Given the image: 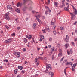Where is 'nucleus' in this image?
Segmentation results:
<instances>
[{
  "label": "nucleus",
  "instance_id": "1",
  "mask_svg": "<svg viewBox=\"0 0 77 77\" xmlns=\"http://www.w3.org/2000/svg\"><path fill=\"white\" fill-rule=\"evenodd\" d=\"M9 13L8 12L6 14L5 16V18L6 20H8V21H9Z\"/></svg>",
  "mask_w": 77,
  "mask_h": 77
},
{
  "label": "nucleus",
  "instance_id": "2",
  "mask_svg": "<svg viewBox=\"0 0 77 77\" xmlns=\"http://www.w3.org/2000/svg\"><path fill=\"white\" fill-rule=\"evenodd\" d=\"M77 63H75L74 64H72V63H71V64L70 65H71L72 67V71H74V68H75V66H76V65H77Z\"/></svg>",
  "mask_w": 77,
  "mask_h": 77
},
{
  "label": "nucleus",
  "instance_id": "3",
  "mask_svg": "<svg viewBox=\"0 0 77 77\" xmlns=\"http://www.w3.org/2000/svg\"><path fill=\"white\" fill-rule=\"evenodd\" d=\"M12 42V38H10L9 39L7 40L4 42L5 43V44H9Z\"/></svg>",
  "mask_w": 77,
  "mask_h": 77
},
{
  "label": "nucleus",
  "instance_id": "4",
  "mask_svg": "<svg viewBox=\"0 0 77 77\" xmlns=\"http://www.w3.org/2000/svg\"><path fill=\"white\" fill-rule=\"evenodd\" d=\"M14 55L17 56V57H20V52H14Z\"/></svg>",
  "mask_w": 77,
  "mask_h": 77
},
{
  "label": "nucleus",
  "instance_id": "5",
  "mask_svg": "<svg viewBox=\"0 0 77 77\" xmlns=\"http://www.w3.org/2000/svg\"><path fill=\"white\" fill-rule=\"evenodd\" d=\"M71 5L73 9H75V11H74L75 15H77V9H76L74 7V6L72 5Z\"/></svg>",
  "mask_w": 77,
  "mask_h": 77
},
{
  "label": "nucleus",
  "instance_id": "6",
  "mask_svg": "<svg viewBox=\"0 0 77 77\" xmlns=\"http://www.w3.org/2000/svg\"><path fill=\"white\" fill-rule=\"evenodd\" d=\"M46 70H47L48 69H49V68L50 69V70H52V68H51V66H49L48 65H47L46 66Z\"/></svg>",
  "mask_w": 77,
  "mask_h": 77
},
{
  "label": "nucleus",
  "instance_id": "7",
  "mask_svg": "<svg viewBox=\"0 0 77 77\" xmlns=\"http://www.w3.org/2000/svg\"><path fill=\"white\" fill-rule=\"evenodd\" d=\"M7 7L8 9H10V10H11V11H12L13 10V9L12 8V7L11 6L8 5Z\"/></svg>",
  "mask_w": 77,
  "mask_h": 77
},
{
  "label": "nucleus",
  "instance_id": "8",
  "mask_svg": "<svg viewBox=\"0 0 77 77\" xmlns=\"http://www.w3.org/2000/svg\"><path fill=\"white\" fill-rule=\"evenodd\" d=\"M69 5H68L67 8L66 7H64V9L65 10V11H68V12H69V10L68 9V8H69Z\"/></svg>",
  "mask_w": 77,
  "mask_h": 77
},
{
  "label": "nucleus",
  "instance_id": "9",
  "mask_svg": "<svg viewBox=\"0 0 77 77\" xmlns=\"http://www.w3.org/2000/svg\"><path fill=\"white\" fill-rule=\"evenodd\" d=\"M70 14L71 15H72V16H71V19L72 20H73L74 19V17H75V15L73 14L72 13L70 12Z\"/></svg>",
  "mask_w": 77,
  "mask_h": 77
},
{
  "label": "nucleus",
  "instance_id": "10",
  "mask_svg": "<svg viewBox=\"0 0 77 77\" xmlns=\"http://www.w3.org/2000/svg\"><path fill=\"white\" fill-rule=\"evenodd\" d=\"M15 11L17 12V13H20V9L19 8H17L15 9Z\"/></svg>",
  "mask_w": 77,
  "mask_h": 77
},
{
  "label": "nucleus",
  "instance_id": "11",
  "mask_svg": "<svg viewBox=\"0 0 77 77\" xmlns=\"http://www.w3.org/2000/svg\"><path fill=\"white\" fill-rule=\"evenodd\" d=\"M36 23H34L32 26V27L34 29H35L36 28Z\"/></svg>",
  "mask_w": 77,
  "mask_h": 77
},
{
  "label": "nucleus",
  "instance_id": "12",
  "mask_svg": "<svg viewBox=\"0 0 77 77\" xmlns=\"http://www.w3.org/2000/svg\"><path fill=\"white\" fill-rule=\"evenodd\" d=\"M18 72V69L17 68L15 69L14 70V73L15 74H17Z\"/></svg>",
  "mask_w": 77,
  "mask_h": 77
},
{
  "label": "nucleus",
  "instance_id": "13",
  "mask_svg": "<svg viewBox=\"0 0 77 77\" xmlns=\"http://www.w3.org/2000/svg\"><path fill=\"white\" fill-rule=\"evenodd\" d=\"M49 74L50 75H51V77H53V75H54V73H53V72L52 73L51 72H50L49 73Z\"/></svg>",
  "mask_w": 77,
  "mask_h": 77
},
{
  "label": "nucleus",
  "instance_id": "14",
  "mask_svg": "<svg viewBox=\"0 0 77 77\" xmlns=\"http://www.w3.org/2000/svg\"><path fill=\"white\" fill-rule=\"evenodd\" d=\"M59 4L57 2H54V5L56 7H58V4Z\"/></svg>",
  "mask_w": 77,
  "mask_h": 77
},
{
  "label": "nucleus",
  "instance_id": "15",
  "mask_svg": "<svg viewBox=\"0 0 77 77\" xmlns=\"http://www.w3.org/2000/svg\"><path fill=\"white\" fill-rule=\"evenodd\" d=\"M68 46H69V44L66 43L65 45V47L66 48H68Z\"/></svg>",
  "mask_w": 77,
  "mask_h": 77
},
{
  "label": "nucleus",
  "instance_id": "16",
  "mask_svg": "<svg viewBox=\"0 0 77 77\" xmlns=\"http://www.w3.org/2000/svg\"><path fill=\"white\" fill-rule=\"evenodd\" d=\"M71 62H66V63H65V65H71Z\"/></svg>",
  "mask_w": 77,
  "mask_h": 77
},
{
  "label": "nucleus",
  "instance_id": "17",
  "mask_svg": "<svg viewBox=\"0 0 77 77\" xmlns=\"http://www.w3.org/2000/svg\"><path fill=\"white\" fill-rule=\"evenodd\" d=\"M18 68L20 70H22L23 69V66H18Z\"/></svg>",
  "mask_w": 77,
  "mask_h": 77
},
{
  "label": "nucleus",
  "instance_id": "18",
  "mask_svg": "<svg viewBox=\"0 0 77 77\" xmlns=\"http://www.w3.org/2000/svg\"><path fill=\"white\" fill-rule=\"evenodd\" d=\"M70 53L71 54H72L73 53V51H72V48H71L70 49V51H69Z\"/></svg>",
  "mask_w": 77,
  "mask_h": 77
},
{
  "label": "nucleus",
  "instance_id": "19",
  "mask_svg": "<svg viewBox=\"0 0 77 77\" xmlns=\"http://www.w3.org/2000/svg\"><path fill=\"white\" fill-rule=\"evenodd\" d=\"M62 56V54L61 52H60L58 54V56L59 57H60V56Z\"/></svg>",
  "mask_w": 77,
  "mask_h": 77
},
{
  "label": "nucleus",
  "instance_id": "20",
  "mask_svg": "<svg viewBox=\"0 0 77 77\" xmlns=\"http://www.w3.org/2000/svg\"><path fill=\"white\" fill-rule=\"evenodd\" d=\"M24 41L25 43H26V42H27V39L24 38Z\"/></svg>",
  "mask_w": 77,
  "mask_h": 77
},
{
  "label": "nucleus",
  "instance_id": "21",
  "mask_svg": "<svg viewBox=\"0 0 77 77\" xmlns=\"http://www.w3.org/2000/svg\"><path fill=\"white\" fill-rule=\"evenodd\" d=\"M31 38H32V35H29L28 36V39H30Z\"/></svg>",
  "mask_w": 77,
  "mask_h": 77
},
{
  "label": "nucleus",
  "instance_id": "22",
  "mask_svg": "<svg viewBox=\"0 0 77 77\" xmlns=\"http://www.w3.org/2000/svg\"><path fill=\"white\" fill-rule=\"evenodd\" d=\"M35 17L36 18L38 19L39 18H40V16L39 15H38V16H35Z\"/></svg>",
  "mask_w": 77,
  "mask_h": 77
},
{
  "label": "nucleus",
  "instance_id": "23",
  "mask_svg": "<svg viewBox=\"0 0 77 77\" xmlns=\"http://www.w3.org/2000/svg\"><path fill=\"white\" fill-rule=\"evenodd\" d=\"M58 51L60 53H62V49L59 48Z\"/></svg>",
  "mask_w": 77,
  "mask_h": 77
},
{
  "label": "nucleus",
  "instance_id": "24",
  "mask_svg": "<svg viewBox=\"0 0 77 77\" xmlns=\"http://www.w3.org/2000/svg\"><path fill=\"white\" fill-rule=\"evenodd\" d=\"M40 37H41L42 39H44V35H40Z\"/></svg>",
  "mask_w": 77,
  "mask_h": 77
},
{
  "label": "nucleus",
  "instance_id": "25",
  "mask_svg": "<svg viewBox=\"0 0 77 77\" xmlns=\"http://www.w3.org/2000/svg\"><path fill=\"white\" fill-rule=\"evenodd\" d=\"M48 14V11L46 10L45 12V14L47 15Z\"/></svg>",
  "mask_w": 77,
  "mask_h": 77
},
{
  "label": "nucleus",
  "instance_id": "26",
  "mask_svg": "<svg viewBox=\"0 0 77 77\" xmlns=\"http://www.w3.org/2000/svg\"><path fill=\"white\" fill-rule=\"evenodd\" d=\"M66 39L67 40H69V36L68 35H66Z\"/></svg>",
  "mask_w": 77,
  "mask_h": 77
},
{
  "label": "nucleus",
  "instance_id": "27",
  "mask_svg": "<svg viewBox=\"0 0 77 77\" xmlns=\"http://www.w3.org/2000/svg\"><path fill=\"white\" fill-rule=\"evenodd\" d=\"M60 29L61 30H65L64 28L62 27H60Z\"/></svg>",
  "mask_w": 77,
  "mask_h": 77
},
{
  "label": "nucleus",
  "instance_id": "28",
  "mask_svg": "<svg viewBox=\"0 0 77 77\" xmlns=\"http://www.w3.org/2000/svg\"><path fill=\"white\" fill-rule=\"evenodd\" d=\"M32 13H33V14H35V13H36V14H37V13H38V12H37L36 11H32Z\"/></svg>",
  "mask_w": 77,
  "mask_h": 77
},
{
  "label": "nucleus",
  "instance_id": "29",
  "mask_svg": "<svg viewBox=\"0 0 77 77\" xmlns=\"http://www.w3.org/2000/svg\"><path fill=\"white\" fill-rule=\"evenodd\" d=\"M68 55H70V52H69V51L67 50V51Z\"/></svg>",
  "mask_w": 77,
  "mask_h": 77
},
{
  "label": "nucleus",
  "instance_id": "30",
  "mask_svg": "<svg viewBox=\"0 0 77 77\" xmlns=\"http://www.w3.org/2000/svg\"><path fill=\"white\" fill-rule=\"evenodd\" d=\"M20 6V2H18L17 5V6L18 7Z\"/></svg>",
  "mask_w": 77,
  "mask_h": 77
},
{
  "label": "nucleus",
  "instance_id": "31",
  "mask_svg": "<svg viewBox=\"0 0 77 77\" xmlns=\"http://www.w3.org/2000/svg\"><path fill=\"white\" fill-rule=\"evenodd\" d=\"M53 33L54 35H56V31H53Z\"/></svg>",
  "mask_w": 77,
  "mask_h": 77
},
{
  "label": "nucleus",
  "instance_id": "32",
  "mask_svg": "<svg viewBox=\"0 0 77 77\" xmlns=\"http://www.w3.org/2000/svg\"><path fill=\"white\" fill-rule=\"evenodd\" d=\"M45 8L46 9H48V10H49V9H50V8H49V7L47 6H45Z\"/></svg>",
  "mask_w": 77,
  "mask_h": 77
},
{
  "label": "nucleus",
  "instance_id": "33",
  "mask_svg": "<svg viewBox=\"0 0 77 77\" xmlns=\"http://www.w3.org/2000/svg\"><path fill=\"white\" fill-rule=\"evenodd\" d=\"M37 59H38V58H36L35 59V63L37 62V61H38V60H37Z\"/></svg>",
  "mask_w": 77,
  "mask_h": 77
},
{
  "label": "nucleus",
  "instance_id": "34",
  "mask_svg": "<svg viewBox=\"0 0 77 77\" xmlns=\"http://www.w3.org/2000/svg\"><path fill=\"white\" fill-rule=\"evenodd\" d=\"M63 6H65V5H60V8H62Z\"/></svg>",
  "mask_w": 77,
  "mask_h": 77
},
{
  "label": "nucleus",
  "instance_id": "35",
  "mask_svg": "<svg viewBox=\"0 0 77 77\" xmlns=\"http://www.w3.org/2000/svg\"><path fill=\"white\" fill-rule=\"evenodd\" d=\"M67 62V60H64L62 63V64H63V63H65V62Z\"/></svg>",
  "mask_w": 77,
  "mask_h": 77
},
{
  "label": "nucleus",
  "instance_id": "36",
  "mask_svg": "<svg viewBox=\"0 0 77 77\" xmlns=\"http://www.w3.org/2000/svg\"><path fill=\"white\" fill-rule=\"evenodd\" d=\"M71 44L73 46H75V44L74 42H72Z\"/></svg>",
  "mask_w": 77,
  "mask_h": 77
},
{
  "label": "nucleus",
  "instance_id": "37",
  "mask_svg": "<svg viewBox=\"0 0 77 77\" xmlns=\"http://www.w3.org/2000/svg\"><path fill=\"white\" fill-rule=\"evenodd\" d=\"M51 51H54V48H52L51 50Z\"/></svg>",
  "mask_w": 77,
  "mask_h": 77
},
{
  "label": "nucleus",
  "instance_id": "38",
  "mask_svg": "<svg viewBox=\"0 0 77 77\" xmlns=\"http://www.w3.org/2000/svg\"><path fill=\"white\" fill-rule=\"evenodd\" d=\"M11 36H15V33H13V34H11Z\"/></svg>",
  "mask_w": 77,
  "mask_h": 77
},
{
  "label": "nucleus",
  "instance_id": "39",
  "mask_svg": "<svg viewBox=\"0 0 77 77\" xmlns=\"http://www.w3.org/2000/svg\"><path fill=\"white\" fill-rule=\"evenodd\" d=\"M4 62H8V60L5 59L4 60Z\"/></svg>",
  "mask_w": 77,
  "mask_h": 77
},
{
  "label": "nucleus",
  "instance_id": "40",
  "mask_svg": "<svg viewBox=\"0 0 77 77\" xmlns=\"http://www.w3.org/2000/svg\"><path fill=\"white\" fill-rule=\"evenodd\" d=\"M18 20V18H16V19H15V21H17Z\"/></svg>",
  "mask_w": 77,
  "mask_h": 77
},
{
  "label": "nucleus",
  "instance_id": "41",
  "mask_svg": "<svg viewBox=\"0 0 77 77\" xmlns=\"http://www.w3.org/2000/svg\"><path fill=\"white\" fill-rule=\"evenodd\" d=\"M77 23V21H76L75 22H74V23H73V25H76V24Z\"/></svg>",
  "mask_w": 77,
  "mask_h": 77
},
{
  "label": "nucleus",
  "instance_id": "42",
  "mask_svg": "<svg viewBox=\"0 0 77 77\" xmlns=\"http://www.w3.org/2000/svg\"><path fill=\"white\" fill-rule=\"evenodd\" d=\"M49 41H52V38H49Z\"/></svg>",
  "mask_w": 77,
  "mask_h": 77
},
{
  "label": "nucleus",
  "instance_id": "43",
  "mask_svg": "<svg viewBox=\"0 0 77 77\" xmlns=\"http://www.w3.org/2000/svg\"><path fill=\"white\" fill-rule=\"evenodd\" d=\"M24 2L23 4H24L26 2H27V0H23Z\"/></svg>",
  "mask_w": 77,
  "mask_h": 77
},
{
  "label": "nucleus",
  "instance_id": "44",
  "mask_svg": "<svg viewBox=\"0 0 77 77\" xmlns=\"http://www.w3.org/2000/svg\"><path fill=\"white\" fill-rule=\"evenodd\" d=\"M6 27L7 29H8V30H9V27L6 26Z\"/></svg>",
  "mask_w": 77,
  "mask_h": 77
},
{
  "label": "nucleus",
  "instance_id": "45",
  "mask_svg": "<svg viewBox=\"0 0 77 77\" xmlns=\"http://www.w3.org/2000/svg\"><path fill=\"white\" fill-rule=\"evenodd\" d=\"M52 59L53 60V59H54V55H52Z\"/></svg>",
  "mask_w": 77,
  "mask_h": 77
},
{
  "label": "nucleus",
  "instance_id": "46",
  "mask_svg": "<svg viewBox=\"0 0 77 77\" xmlns=\"http://www.w3.org/2000/svg\"><path fill=\"white\" fill-rule=\"evenodd\" d=\"M51 25H52L53 26L54 25V23L51 22Z\"/></svg>",
  "mask_w": 77,
  "mask_h": 77
},
{
  "label": "nucleus",
  "instance_id": "47",
  "mask_svg": "<svg viewBox=\"0 0 77 77\" xmlns=\"http://www.w3.org/2000/svg\"><path fill=\"white\" fill-rule=\"evenodd\" d=\"M63 59H64V57H63L60 60V61H63Z\"/></svg>",
  "mask_w": 77,
  "mask_h": 77
},
{
  "label": "nucleus",
  "instance_id": "48",
  "mask_svg": "<svg viewBox=\"0 0 77 77\" xmlns=\"http://www.w3.org/2000/svg\"><path fill=\"white\" fill-rule=\"evenodd\" d=\"M42 59L41 57H38V59Z\"/></svg>",
  "mask_w": 77,
  "mask_h": 77
},
{
  "label": "nucleus",
  "instance_id": "49",
  "mask_svg": "<svg viewBox=\"0 0 77 77\" xmlns=\"http://www.w3.org/2000/svg\"><path fill=\"white\" fill-rule=\"evenodd\" d=\"M23 51H26V48H23Z\"/></svg>",
  "mask_w": 77,
  "mask_h": 77
},
{
  "label": "nucleus",
  "instance_id": "50",
  "mask_svg": "<svg viewBox=\"0 0 77 77\" xmlns=\"http://www.w3.org/2000/svg\"><path fill=\"white\" fill-rule=\"evenodd\" d=\"M37 21H38V22H39V23L41 22V20H40V19H39L38 20H37Z\"/></svg>",
  "mask_w": 77,
  "mask_h": 77
},
{
  "label": "nucleus",
  "instance_id": "51",
  "mask_svg": "<svg viewBox=\"0 0 77 77\" xmlns=\"http://www.w3.org/2000/svg\"><path fill=\"white\" fill-rule=\"evenodd\" d=\"M47 30H48V32H49L50 31V29L48 28V29Z\"/></svg>",
  "mask_w": 77,
  "mask_h": 77
},
{
  "label": "nucleus",
  "instance_id": "52",
  "mask_svg": "<svg viewBox=\"0 0 77 77\" xmlns=\"http://www.w3.org/2000/svg\"><path fill=\"white\" fill-rule=\"evenodd\" d=\"M43 18V19H45V16H43L42 17Z\"/></svg>",
  "mask_w": 77,
  "mask_h": 77
},
{
  "label": "nucleus",
  "instance_id": "53",
  "mask_svg": "<svg viewBox=\"0 0 77 77\" xmlns=\"http://www.w3.org/2000/svg\"><path fill=\"white\" fill-rule=\"evenodd\" d=\"M39 63L38 62H37V64H36V65L37 66H38V65H39Z\"/></svg>",
  "mask_w": 77,
  "mask_h": 77
},
{
  "label": "nucleus",
  "instance_id": "54",
  "mask_svg": "<svg viewBox=\"0 0 77 77\" xmlns=\"http://www.w3.org/2000/svg\"><path fill=\"white\" fill-rule=\"evenodd\" d=\"M20 27H17V30H20Z\"/></svg>",
  "mask_w": 77,
  "mask_h": 77
},
{
  "label": "nucleus",
  "instance_id": "55",
  "mask_svg": "<svg viewBox=\"0 0 77 77\" xmlns=\"http://www.w3.org/2000/svg\"><path fill=\"white\" fill-rule=\"evenodd\" d=\"M21 73H24V70H22V71H21Z\"/></svg>",
  "mask_w": 77,
  "mask_h": 77
},
{
  "label": "nucleus",
  "instance_id": "56",
  "mask_svg": "<svg viewBox=\"0 0 77 77\" xmlns=\"http://www.w3.org/2000/svg\"><path fill=\"white\" fill-rule=\"evenodd\" d=\"M65 40L66 41V42L67 43L68 42V40H66V39H65Z\"/></svg>",
  "mask_w": 77,
  "mask_h": 77
},
{
  "label": "nucleus",
  "instance_id": "57",
  "mask_svg": "<svg viewBox=\"0 0 77 77\" xmlns=\"http://www.w3.org/2000/svg\"><path fill=\"white\" fill-rule=\"evenodd\" d=\"M57 48H56L55 49H54V51H57Z\"/></svg>",
  "mask_w": 77,
  "mask_h": 77
},
{
  "label": "nucleus",
  "instance_id": "58",
  "mask_svg": "<svg viewBox=\"0 0 77 77\" xmlns=\"http://www.w3.org/2000/svg\"><path fill=\"white\" fill-rule=\"evenodd\" d=\"M43 54H44V52H43V53L42 54H40V56H42L43 55Z\"/></svg>",
  "mask_w": 77,
  "mask_h": 77
},
{
  "label": "nucleus",
  "instance_id": "59",
  "mask_svg": "<svg viewBox=\"0 0 77 77\" xmlns=\"http://www.w3.org/2000/svg\"><path fill=\"white\" fill-rule=\"evenodd\" d=\"M56 26H55V25H54V29H55V28H56Z\"/></svg>",
  "mask_w": 77,
  "mask_h": 77
},
{
  "label": "nucleus",
  "instance_id": "60",
  "mask_svg": "<svg viewBox=\"0 0 77 77\" xmlns=\"http://www.w3.org/2000/svg\"><path fill=\"white\" fill-rule=\"evenodd\" d=\"M48 3H50V0H48Z\"/></svg>",
  "mask_w": 77,
  "mask_h": 77
},
{
  "label": "nucleus",
  "instance_id": "61",
  "mask_svg": "<svg viewBox=\"0 0 77 77\" xmlns=\"http://www.w3.org/2000/svg\"><path fill=\"white\" fill-rule=\"evenodd\" d=\"M48 47L49 48H50L51 47V45H48Z\"/></svg>",
  "mask_w": 77,
  "mask_h": 77
},
{
  "label": "nucleus",
  "instance_id": "62",
  "mask_svg": "<svg viewBox=\"0 0 77 77\" xmlns=\"http://www.w3.org/2000/svg\"><path fill=\"white\" fill-rule=\"evenodd\" d=\"M45 30H47L48 29V28H47L46 27H45Z\"/></svg>",
  "mask_w": 77,
  "mask_h": 77
},
{
  "label": "nucleus",
  "instance_id": "63",
  "mask_svg": "<svg viewBox=\"0 0 77 77\" xmlns=\"http://www.w3.org/2000/svg\"><path fill=\"white\" fill-rule=\"evenodd\" d=\"M12 77H15V75H14L12 74Z\"/></svg>",
  "mask_w": 77,
  "mask_h": 77
},
{
  "label": "nucleus",
  "instance_id": "64",
  "mask_svg": "<svg viewBox=\"0 0 77 77\" xmlns=\"http://www.w3.org/2000/svg\"><path fill=\"white\" fill-rule=\"evenodd\" d=\"M20 6H21V5H22V3H20Z\"/></svg>",
  "mask_w": 77,
  "mask_h": 77
}]
</instances>
